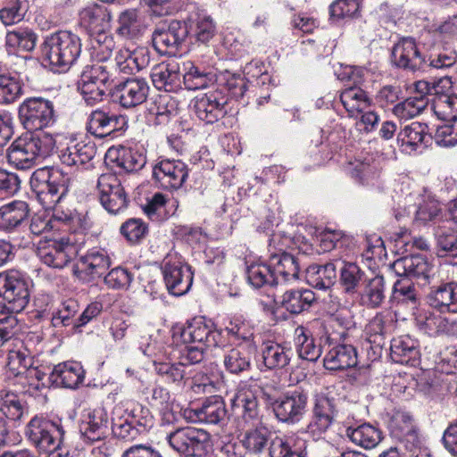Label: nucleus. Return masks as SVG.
<instances>
[{
    "mask_svg": "<svg viewBox=\"0 0 457 457\" xmlns=\"http://www.w3.org/2000/svg\"><path fill=\"white\" fill-rule=\"evenodd\" d=\"M55 140L52 134L45 131L27 132L8 148V162L20 170L30 169L54 153Z\"/></svg>",
    "mask_w": 457,
    "mask_h": 457,
    "instance_id": "nucleus-1",
    "label": "nucleus"
},
{
    "mask_svg": "<svg viewBox=\"0 0 457 457\" xmlns=\"http://www.w3.org/2000/svg\"><path fill=\"white\" fill-rule=\"evenodd\" d=\"M72 180L62 170L44 167L30 177V187L37 201L46 209L54 208L69 192Z\"/></svg>",
    "mask_w": 457,
    "mask_h": 457,
    "instance_id": "nucleus-2",
    "label": "nucleus"
},
{
    "mask_svg": "<svg viewBox=\"0 0 457 457\" xmlns=\"http://www.w3.org/2000/svg\"><path fill=\"white\" fill-rule=\"evenodd\" d=\"M80 53V38L66 30L46 37L42 46L44 60L58 71H67L78 60Z\"/></svg>",
    "mask_w": 457,
    "mask_h": 457,
    "instance_id": "nucleus-3",
    "label": "nucleus"
},
{
    "mask_svg": "<svg viewBox=\"0 0 457 457\" xmlns=\"http://www.w3.org/2000/svg\"><path fill=\"white\" fill-rule=\"evenodd\" d=\"M29 279L16 270L0 273V303L9 312L19 313L29 301Z\"/></svg>",
    "mask_w": 457,
    "mask_h": 457,
    "instance_id": "nucleus-4",
    "label": "nucleus"
},
{
    "mask_svg": "<svg viewBox=\"0 0 457 457\" xmlns=\"http://www.w3.org/2000/svg\"><path fill=\"white\" fill-rule=\"evenodd\" d=\"M221 339L214 323L203 316L195 317L181 327L174 328L172 340L179 344H197L205 347L217 346Z\"/></svg>",
    "mask_w": 457,
    "mask_h": 457,
    "instance_id": "nucleus-5",
    "label": "nucleus"
},
{
    "mask_svg": "<svg viewBox=\"0 0 457 457\" xmlns=\"http://www.w3.org/2000/svg\"><path fill=\"white\" fill-rule=\"evenodd\" d=\"M170 446L187 457H204L211 448V436L194 427L179 428L167 436Z\"/></svg>",
    "mask_w": 457,
    "mask_h": 457,
    "instance_id": "nucleus-6",
    "label": "nucleus"
},
{
    "mask_svg": "<svg viewBox=\"0 0 457 457\" xmlns=\"http://www.w3.org/2000/svg\"><path fill=\"white\" fill-rule=\"evenodd\" d=\"M19 116L28 130L43 131L56 122L57 115L53 102L43 97H30L19 107Z\"/></svg>",
    "mask_w": 457,
    "mask_h": 457,
    "instance_id": "nucleus-7",
    "label": "nucleus"
},
{
    "mask_svg": "<svg viewBox=\"0 0 457 457\" xmlns=\"http://www.w3.org/2000/svg\"><path fill=\"white\" fill-rule=\"evenodd\" d=\"M25 434L37 449L44 452L62 445L65 431L60 420L35 416L28 423Z\"/></svg>",
    "mask_w": 457,
    "mask_h": 457,
    "instance_id": "nucleus-8",
    "label": "nucleus"
},
{
    "mask_svg": "<svg viewBox=\"0 0 457 457\" xmlns=\"http://www.w3.org/2000/svg\"><path fill=\"white\" fill-rule=\"evenodd\" d=\"M55 148L59 149L61 162L77 169L87 164L96 155L95 144L79 141L73 135L54 134Z\"/></svg>",
    "mask_w": 457,
    "mask_h": 457,
    "instance_id": "nucleus-9",
    "label": "nucleus"
},
{
    "mask_svg": "<svg viewBox=\"0 0 457 457\" xmlns=\"http://www.w3.org/2000/svg\"><path fill=\"white\" fill-rule=\"evenodd\" d=\"M81 437L86 444L102 443L99 449L107 450L104 440L109 436V417L104 406L84 411L79 426Z\"/></svg>",
    "mask_w": 457,
    "mask_h": 457,
    "instance_id": "nucleus-10",
    "label": "nucleus"
},
{
    "mask_svg": "<svg viewBox=\"0 0 457 457\" xmlns=\"http://www.w3.org/2000/svg\"><path fill=\"white\" fill-rule=\"evenodd\" d=\"M307 403V393L301 389H294L274 400L271 404L273 412L279 421L293 425L303 418Z\"/></svg>",
    "mask_w": 457,
    "mask_h": 457,
    "instance_id": "nucleus-11",
    "label": "nucleus"
},
{
    "mask_svg": "<svg viewBox=\"0 0 457 457\" xmlns=\"http://www.w3.org/2000/svg\"><path fill=\"white\" fill-rule=\"evenodd\" d=\"M187 35L184 22L173 20L170 23H161L153 32V46L161 54L175 55Z\"/></svg>",
    "mask_w": 457,
    "mask_h": 457,
    "instance_id": "nucleus-12",
    "label": "nucleus"
},
{
    "mask_svg": "<svg viewBox=\"0 0 457 457\" xmlns=\"http://www.w3.org/2000/svg\"><path fill=\"white\" fill-rule=\"evenodd\" d=\"M392 62L401 69L411 72L426 73L427 56L422 54L414 38H401L392 49Z\"/></svg>",
    "mask_w": 457,
    "mask_h": 457,
    "instance_id": "nucleus-13",
    "label": "nucleus"
},
{
    "mask_svg": "<svg viewBox=\"0 0 457 457\" xmlns=\"http://www.w3.org/2000/svg\"><path fill=\"white\" fill-rule=\"evenodd\" d=\"M162 274L170 294L179 296L189 291L193 283V272L179 258L167 255L163 260Z\"/></svg>",
    "mask_w": 457,
    "mask_h": 457,
    "instance_id": "nucleus-14",
    "label": "nucleus"
},
{
    "mask_svg": "<svg viewBox=\"0 0 457 457\" xmlns=\"http://www.w3.org/2000/svg\"><path fill=\"white\" fill-rule=\"evenodd\" d=\"M415 323L420 330L429 337H457V319H453L428 309L419 310Z\"/></svg>",
    "mask_w": 457,
    "mask_h": 457,
    "instance_id": "nucleus-15",
    "label": "nucleus"
},
{
    "mask_svg": "<svg viewBox=\"0 0 457 457\" xmlns=\"http://www.w3.org/2000/svg\"><path fill=\"white\" fill-rule=\"evenodd\" d=\"M228 102V97L220 89L199 95L194 104L195 115L205 123L212 124L225 117Z\"/></svg>",
    "mask_w": 457,
    "mask_h": 457,
    "instance_id": "nucleus-16",
    "label": "nucleus"
},
{
    "mask_svg": "<svg viewBox=\"0 0 457 457\" xmlns=\"http://www.w3.org/2000/svg\"><path fill=\"white\" fill-rule=\"evenodd\" d=\"M97 190L101 204L109 212L117 213L127 207V195L115 174H102L97 180Z\"/></svg>",
    "mask_w": 457,
    "mask_h": 457,
    "instance_id": "nucleus-17",
    "label": "nucleus"
},
{
    "mask_svg": "<svg viewBox=\"0 0 457 457\" xmlns=\"http://www.w3.org/2000/svg\"><path fill=\"white\" fill-rule=\"evenodd\" d=\"M187 177V166L180 160L163 159L153 167V179L163 189L180 188Z\"/></svg>",
    "mask_w": 457,
    "mask_h": 457,
    "instance_id": "nucleus-18",
    "label": "nucleus"
},
{
    "mask_svg": "<svg viewBox=\"0 0 457 457\" xmlns=\"http://www.w3.org/2000/svg\"><path fill=\"white\" fill-rule=\"evenodd\" d=\"M337 412L334 398L327 395H318L313 408V417L306 428V433L313 439H318L331 426Z\"/></svg>",
    "mask_w": 457,
    "mask_h": 457,
    "instance_id": "nucleus-19",
    "label": "nucleus"
},
{
    "mask_svg": "<svg viewBox=\"0 0 457 457\" xmlns=\"http://www.w3.org/2000/svg\"><path fill=\"white\" fill-rule=\"evenodd\" d=\"M149 93L147 81L142 78H129L116 84L113 96L124 108H133L145 102Z\"/></svg>",
    "mask_w": 457,
    "mask_h": 457,
    "instance_id": "nucleus-20",
    "label": "nucleus"
},
{
    "mask_svg": "<svg viewBox=\"0 0 457 457\" xmlns=\"http://www.w3.org/2000/svg\"><path fill=\"white\" fill-rule=\"evenodd\" d=\"M345 71L349 80H353L354 84L361 82L359 76L360 71L349 68ZM340 100L350 117H358L362 111L370 107L371 101L367 93L360 87L354 85L346 87L341 92Z\"/></svg>",
    "mask_w": 457,
    "mask_h": 457,
    "instance_id": "nucleus-21",
    "label": "nucleus"
},
{
    "mask_svg": "<svg viewBox=\"0 0 457 457\" xmlns=\"http://www.w3.org/2000/svg\"><path fill=\"white\" fill-rule=\"evenodd\" d=\"M126 125L127 119L124 115L97 109L89 114L87 129L95 137L103 138L122 130Z\"/></svg>",
    "mask_w": 457,
    "mask_h": 457,
    "instance_id": "nucleus-22",
    "label": "nucleus"
},
{
    "mask_svg": "<svg viewBox=\"0 0 457 457\" xmlns=\"http://www.w3.org/2000/svg\"><path fill=\"white\" fill-rule=\"evenodd\" d=\"M74 246L69 240H48L37 248V256L46 265L62 269L71 260Z\"/></svg>",
    "mask_w": 457,
    "mask_h": 457,
    "instance_id": "nucleus-23",
    "label": "nucleus"
},
{
    "mask_svg": "<svg viewBox=\"0 0 457 457\" xmlns=\"http://www.w3.org/2000/svg\"><path fill=\"white\" fill-rule=\"evenodd\" d=\"M150 61V52L145 47H137L133 51L121 48L115 54L114 68L120 73L130 75L149 66Z\"/></svg>",
    "mask_w": 457,
    "mask_h": 457,
    "instance_id": "nucleus-24",
    "label": "nucleus"
},
{
    "mask_svg": "<svg viewBox=\"0 0 457 457\" xmlns=\"http://www.w3.org/2000/svg\"><path fill=\"white\" fill-rule=\"evenodd\" d=\"M85 370L77 361H64L55 365L50 374V379L57 386L75 389L83 383Z\"/></svg>",
    "mask_w": 457,
    "mask_h": 457,
    "instance_id": "nucleus-25",
    "label": "nucleus"
},
{
    "mask_svg": "<svg viewBox=\"0 0 457 457\" xmlns=\"http://www.w3.org/2000/svg\"><path fill=\"white\" fill-rule=\"evenodd\" d=\"M277 285L298 279L299 264L297 259L287 253H273L269 259Z\"/></svg>",
    "mask_w": 457,
    "mask_h": 457,
    "instance_id": "nucleus-26",
    "label": "nucleus"
},
{
    "mask_svg": "<svg viewBox=\"0 0 457 457\" xmlns=\"http://www.w3.org/2000/svg\"><path fill=\"white\" fill-rule=\"evenodd\" d=\"M390 357L396 363L415 366L420 358L418 341L408 335L393 338Z\"/></svg>",
    "mask_w": 457,
    "mask_h": 457,
    "instance_id": "nucleus-27",
    "label": "nucleus"
},
{
    "mask_svg": "<svg viewBox=\"0 0 457 457\" xmlns=\"http://www.w3.org/2000/svg\"><path fill=\"white\" fill-rule=\"evenodd\" d=\"M151 79L158 90L177 91L181 87V74L174 63L161 62L153 67Z\"/></svg>",
    "mask_w": 457,
    "mask_h": 457,
    "instance_id": "nucleus-28",
    "label": "nucleus"
},
{
    "mask_svg": "<svg viewBox=\"0 0 457 457\" xmlns=\"http://www.w3.org/2000/svg\"><path fill=\"white\" fill-rule=\"evenodd\" d=\"M357 364L356 349L352 345H337L329 349L323 359L325 369L343 370Z\"/></svg>",
    "mask_w": 457,
    "mask_h": 457,
    "instance_id": "nucleus-29",
    "label": "nucleus"
},
{
    "mask_svg": "<svg viewBox=\"0 0 457 457\" xmlns=\"http://www.w3.org/2000/svg\"><path fill=\"white\" fill-rule=\"evenodd\" d=\"M293 351L290 347L274 341L264 342L262 345V363L267 370L286 369L291 361Z\"/></svg>",
    "mask_w": 457,
    "mask_h": 457,
    "instance_id": "nucleus-30",
    "label": "nucleus"
},
{
    "mask_svg": "<svg viewBox=\"0 0 457 457\" xmlns=\"http://www.w3.org/2000/svg\"><path fill=\"white\" fill-rule=\"evenodd\" d=\"M111 260L103 249H91L81 256L78 262L79 272L89 276L90 278H99L110 267Z\"/></svg>",
    "mask_w": 457,
    "mask_h": 457,
    "instance_id": "nucleus-31",
    "label": "nucleus"
},
{
    "mask_svg": "<svg viewBox=\"0 0 457 457\" xmlns=\"http://www.w3.org/2000/svg\"><path fill=\"white\" fill-rule=\"evenodd\" d=\"M195 421L205 424H218L227 414L225 403L220 396L212 395L204 399L202 404L192 410Z\"/></svg>",
    "mask_w": 457,
    "mask_h": 457,
    "instance_id": "nucleus-32",
    "label": "nucleus"
},
{
    "mask_svg": "<svg viewBox=\"0 0 457 457\" xmlns=\"http://www.w3.org/2000/svg\"><path fill=\"white\" fill-rule=\"evenodd\" d=\"M394 267L398 273L403 271L404 278L413 277L429 283L431 267L423 255L404 256L396 260Z\"/></svg>",
    "mask_w": 457,
    "mask_h": 457,
    "instance_id": "nucleus-33",
    "label": "nucleus"
},
{
    "mask_svg": "<svg viewBox=\"0 0 457 457\" xmlns=\"http://www.w3.org/2000/svg\"><path fill=\"white\" fill-rule=\"evenodd\" d=\"M281 307L292 314H298L310 308L315 300L314 293L310 289H289L278 297Z\"/></svg>",
    "mask_w": 457,
    "mask_h": 457,
    "instance_id": "nucleus-34",
    "label": "nucleus"
},
{
    "mask_svg": "<svg viewBox=\"0 0 457 457\" xmlns=\"http://www.w3.org/2000/svg\"><path fill=\"white\" fill-rule=\"evenodd\" d=\"M346 170L360 183L370 185L379 177L381 163L379 160L369 156L363 161L356 160L354 162H349Z\"/></svg>",
    "mask_w": 457,
    "mask_h": 457,
    "instance_id": "nucleus-35",
    "label": "nucleus"
},
{
    "mask_svg": "<svg viewBox=\"0 0 457 457\" xmlns=\"http://www.w3.org/2000/svg\"><path fill=\"white\" fill-rule=\"evenodd\" d=\"M346 436L356 445L364 449L375 448L382 440V432L370 423L349 427Z\"/></svg>",
    "mask_w": 457,
    "mask_h": 457,
    "instance_id": "nucleus-36",
    "label": "nucleus"
},
{
    "mask_svg": "<svg viewBox=\"0 0 457 457\" xmlns=\"http://www.w3.org/2000/svg\"><path fill=\"white\" fill-rule=\"evenodd\" d=\"M295 345L299 358L315 362L321 355V347L317 345L310 330L298 326L295 330Z\"/></svg>",
    "mask_w": 457,
    "mask_h": 457,
    "instance_id": "nucleus-37",
    "label": "nucleus"
},
{
    "mask_svg": "<svg viewBox=\"0 0 457 457\" xmlns=\"http://www.w3.org/2000/svg\"><path fill=\"white\" fill-rule=\"evenodd\" d=\"M307 282L315 288L328 289L337 281V265L327 262L324 265L312 264L306 269Z\"/></svg>",
    "mask_w": 457,
    "mask_h": 457,
    "instance_id": "nucleus-38",
    "label": "nucleus"
},
{
    "mask_svg": "<svg viewBox=\"0 0 457 457\" xmlns=\"http://www.w3.org/2000/svg\"><path fill=\"white\" fill-rule=\"evenodd\" d=\"M270 457H305V441L294 436L275 437L269 447Z\"/></svg>",
    "mask_w": 457,
    "mask_h": 457,
    "instance_id": "nucleus-39",
    "label": "nucleus"
},
{
    "mask_svg": "<svg viewBox=\"0 0 457 457\" xmlns=\"http://www.w3.org/2000/svg\"><path fill=\"white\" fill-rule=\"evenodd\" d=\"M29 214V207L24 201H12L0 207V228L11 231L20 226Z\"/></svg>",
    "mask_w": 457,
    "mask_h": 457,
    "instance_id": "nucleus-40",
    "label": "nucleus"
},
{
    "mask_svg": "<svg viewBox=\"0 0 457 457\" xmlns=\"http://www.w3.org/2000/svg\"><path fill=\"white\" fill-rule=\"evenodd\" d=\"M251 347L238 345L224 351L223 363L225 369L232 374H239L251 368Z\"/></svg>",
    "mask_w": 457,
    "mask_h": 457,
    "instance_id": "nucleus-41",
    "label": "nucleus"
},
{
    "mask_svg": "<svg viewBox=\"0 0 457 457\" xmlns=\"http://www.w3.org/2000/svg\"><path fill=\"white\" fill-rule=\"evenodd\" d=\"M386 284L382 276H375L364 280V287L360 293V303L368 308L379 307L386 298Z\"/></svg>",
    "mask_w": 457,
    "mask_h": 457,
    "instance_id": "nucleus-42",
    "label": "nucleus"
},
{
    "mask_svg": "<svg viewBox=\"0 0 457 457\" xmlns=\"http://www.w3.org/2000/svg\"><path fill=\"white\" fill-rule=\"evenodd\" d=\"M392 319L383 313H377L367 324L365 332L368 341L375 346L381 347L385 337L392 329Z\"/></svg>",
    "mask_w": 457,
    "mask_h": 457,
    "instance_id": "nucleus-43",
    "label": "nucleus"
},
{
    "mask_svg": "<svg viewBox=\"0 0 457 457\" xmlns=\"http://www.w3.org/2000/svg\"><path fill=\"white\" fill-rule=\"evenodd\" d=\"M22 95V84L18 72L0 73V104L14 103Z\"/></svg>",
    "mask_w": 457,
    "mask_h": 457,
    "instance_id": "nucleus-44",
    "label": "nucleus"
},
{
    "mask_svg": "<svg viewBox=\"0 0 457 457\" xmlns=\"http://www.w3.org/2000/svg\"><path fill=\"white\" fill-rule=\"evenodd\" d=\"M413 221L418 226L431 225L435 228L443 221L442 208L435 199L424 200L415 211Z\"/></svg>",
    "mask_w": 457,
    "mask_h": 457,
    "instance_id": "nucleus-45",
    "label": "nucleus"
},
{
    "mask_svg": "<svg viewBox=\"0 0 457 457\" xmlns=\"http://www.w3.org/2000/svg\"><path fill=\"white\" fill-rule=\"evenodd\" d=\"M142 29L143 23L137 10L128 9L120 14L116 29L119 36L126 39H134L141 34Z\"/></svg>",
    "mask_w": 457,
    "mask_h": 457,
    "instance_id": "nucleus-46",
    "label": "nucleus"
},
{
    "mask_svg": "<svg viewBox=\"0 0 457 457\" xmlns=\"http://www.w3.org/2000/svg\"><path fill=\"white\" fill-rule=\"evenodd\" d=\"M391 434L398 440L412 441L417 438L416 428L411 416L406 412L398 411L390 420Z\"/></svg>",
    "mask_w": 457,
    "mask_h": 457,
    "instance_id": "nucleus-47",
    "label": "nucleus"
},
{
    "mask_svg": "<svg viewBox=\"0 0 457 457\" xmlns=\"http://www.w3.org/2000/svg\"><path fill=\"white\" fill-rule=\"evenodd\" d=\"M431 137L428 134V126L425 123L412 122L405 126L398 134L402 145L411 151L417 150L420 145L427 142Z\"/></svg>",
    "mask_w": 457,
    "mask_h": 457,
    "instance_id": "nucleus-48",
    "label": "nucleus"
},
{
    "mask_svg": "<svg viewBox=\"0 0 457 457\" xmlns=\"http://www.w3.org/2000/svg\"><path fill=\"white\" fill-rule=\"evenodd\" d=\"M116 154L117 165L128 172L138 171L146 163L145 154L137 148L121 146Z\"/></svg>",
    "mask_w": 457,
    "mask_h": 457,
    "instance_id": "nucleus-49",
    "label": "nucleus"
},
{
    "mask_svg": "<svg viewBox=\"0 0 457 457\" xmlns=\"http://www.w3.org/2000/svg\"><path fill=\"white\" fill-rule=\"evenodd\" d=\"M37 36L28 28H20L8 31L5 36V46L9 51L21 49L32 51L36 46Z\"/></svg>",
    "mask_w": 457,
    "mask_h": 457,
    "instance_id": "nucleus-50",
    "label": "nucleus"
},
{
    "mask_svg": "<svg viewBox=\"0 0 457 457\" xmlns=\"http://www.w3.org/2000/svg\"><path fill=\"white\" fill-rule=\"evenodd\" d=\"M217 80L216 74L212 71H207L193 64L183 75V82L187 89L198 90L213 85Z\"/></svg>",
    "mask_w": 457,
    "mask_h": 457,
    "instance_id": "nucleus-51",
    "label": "nucleus"
},
{
    "mask_svg": "<svg viewBox=\"0 0 457 457\" xmlns=\"http://www.w3.org/2000/svg\"><path fill=\"white\" fill-rule=\"evenodd\" d=\"M25 405L20 396L11 391L0 393V413L11 420H20L25 414Z\"/></svg>",
    "mask_w": 457,
    "mask_h": 457,
    "instance_id": "nucleus-52",
    "label": "nucleus"
},
{
    "mask_svg": "<svg viewBox=\"0 0 457 457\" xmlns=\"http://www.w3.org/2000/svg\"><path fill=\"white\" fill-rule=\"evenodd\" d=\"M365 273L353 262H346L340 270L339 281L344 291L348 295L358 292L359 285L364 281Z\"/></svg>",
    "mask_w": 457,
    "mask_h": 457,
    "instance_id": "nucleus-53",
    "label": "nucleus"
},
{
    "mask_svg": "<svg viewBox=\"0 0 457 457\" xmlns=\"http://www.w3.org/2000/svg\"><path fill=\"white\" fill-rule=\"evenodd\" d=\"M246 276L248 282L255 288L263 286H277V280L270 264L253 263L247 267Z\"/></svg>",
    "mask_w": 457,
    "mask_h": 457,
    "instance_id": "nucleus-54",
    "label": "nucleus"
},
{
    "mask_svg": "<svg viewBox=\"0 0 457 457\" xmlns=\"http://www.w3.org/2000/svg\"><path fill=\"white\" fill-rule=\"evenodd\" d=\"M428 98L410 96L396 104L392 112L400 120H407L420 115L427 107Z\"/></svg>",
    "mask_w": 457,
    "mask_h": 457,
    "instance_id": "nucleus-55",
    "label": "nucleus"
},
{
    "mask_svg": "<svg viewBox=\"0 0 457 457\" xmlns=\"http://www.w3.org/2000/svg\"><path fill=\"white\" fill-rule=\"evenodd\" d=\"M79 312V304L73 299L64 301L61 306L53 312L51 318V324L54 328H62L73 326L77 323V319H74L76 313Z\"/></svg>",
    "mask_w": 457,
    "mask_h": 457,
    "instance_id": "nucleus-56",
    "label": "nucleus"
},
{
    "mask_svg": "<svg viewBox=\"0 0 457 457\" xmlns=\"http://www.w3.org/2000/svg\"><path fill=\"white\" fill-rule=\"evenodd\" d=\"M270 432L264 427L247 431L242 439L243 446L250 453L257 454L267 446Z\"/></svg>",
    "mask_w": 457,
    "mask_h": 457,
    "instance_id": "nucleus-57",
    "label": "nucleus"
},
{
    "mask_svg": "<svg viewBox=\"0 0 457 457\" xmlns=\"http://www.w3.org/2000/svg\"><path fill=\"white\" fill-rule=\"evenodd\" d=\"M80 77L100 87H112L113 78L108 67L103 63H93L84 67Z\"/></svg>",
    "mask_w": 457,
    "mask_h": 457,
    "instance_id": "nucleus-58",
    "label": "nucleus"
},
{
    "mask_svg": "<svg viewBox=\"0 0 457 457\" xmlns=\"http://www.w3.org/2000/svg\"><path fill=\"white\" fill-rule=\"evenodd\" d=\"M28 9L27 0H12L0 9V21L4 26L21 21Z\"/></svg>",
    "mask_w": 457,
    "mask_h": 457,
    "instance_id": "nucleus-59",
    "label": "nucleus"
},
{
    "mask_svg": "<svg viewBox=\"0 0 457 457\" xmlns=\"http://www.w3.org/2000/svg\"><path fill=\"white\" fill-rule=\"evenodd\" d=\"M233 408H241L245 420H253L258 416V402L250 390H239L231 399Z\"/></svg>",
    "mask_w": 457,
    "mask_h": 457,
    "instance_id": "nucleus-60",
    "label": "nucleus"
},
{
    "mask_svg": "<svg viewBox=\"0 0 457 457\" xmlns=\"http://www.w3.org/2000/svg\"><path fill=\"white\" fill-rule=\"evenodd\" d=\"M394 298L402 303H411L414 308L418 303V293L409 278L397 279L393 287Z\"/></svg>",
    "mask_w": 457,
    "mask_h": 457,
    "instance_id": "nucleus-61",
    "label": "nucleus"
},
{
    "mask_svg": "<svg viewBox=\"0 0 457 457\" xmlns=\"http://www.w3.org/2000/svg\"><path fill=\"white\" fill-rule=\"evenodd\" d=\"M33 357L29 354V351L21 347L18 349L10 350L7 357V367L9 371L15 377L26 370L27 367L31 365Z\"/></svg>",
    "mask_w": 457,
    "mask_h": 457,
    "instance_id": "nucleus-62",
    "label": "nucleus"
},
{
    "mask_svg": "<svg viewBox=\"0 0 457 457\" xmlns=\"http://www.w3.org/2000/svg\"><path fill=\"white\" fill-rule=\"evenodd\" d=\"M120 231L129 242L136 244L146 236L148 227L141 219L131 218L122 223Z\"/></svg>",
    "mask_w": 457,
    "mask_h": 457,
    "instance_id": "nucleus-63",
    "label": "nucleus"
},
{
    "mask_svg": "<svg viewBox=\"0 0 457 457\" xmlns=\"http://www.w3.org/2000/svg\"><path fill=\"white\" fill-rule=\"evenodd\" d=\"M438 252L457 257V237L451 230H445L440 225L435 228Z\"/></svg>",
    "mask_w": 457,
    "mask_h": 457,
    "instance_id": "nucleus-64",
    "label": "nucleus"
}]
</instances>
